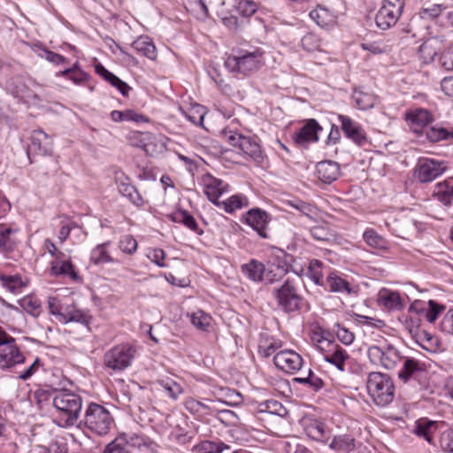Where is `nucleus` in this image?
Returning <instances> with one entry per match:
<instances>
[{"label":"nucleus","mask_w":453,"mask_h":453,"mask_svg":"<svg viewBox=\"0 0 453 453\" xmlns=\"http://www.w3.org/2000/svg\"><path fill=\"white\" fill-rule=\"evenodd\" d=\"M403 366L398 372V379L407 383L411 380L421 382L426 379L425 365L414 358L403 357Z\"/></svg>","instance_id":"nucleus-13"},{"label":"nucleus","mask_w":453,"mask_h":453,"mask_svg":"<svg viewBox=\"0 0 453 453\" xmlns=\"http://www.w3.org/2000/svg\"><path fill=\"white\" fill-rule=\"evenodd\" d=\"M119 192L124 196L127 197L128 200L136 207H142L144 204V200L141 194L138 192L136 188L133 186L127 178L123 180L117 181Z\"/></svg>","instance_id":"nucleus-23"},{"label":"nucleus","mask_w":453,"mask_h":453,"mask_svg":"<svg viewBox=\"0 0 453 453\" xmlns=\"http://www.w3.org/2000/svg\"><path fill=\"white\" fill-rule=\"evenodd\" d=\"M20 305L26 312L33 317H38L42 311L40 302L31 296L24 297L20 302Z\"/></svg>","instance_id":"nucleus-44"},{"label":"nucleus","mask_w":453,"mask_h":453,"mask_svg":"<svg viewBox=\"0 0 453 453\" xmlns=\"http://www.w3.org/2000/svg\"><path fill=\"white\" fill-rule=\"evenodd\" d=\"M268 218V214L265 211L255 208L247 212L245 220L261 237L266 238Z\"/></svg>","instance_id":"nucleus-18"},{"label":"nucleus","mask_w":453,"mask_h":453,"mask_svg":"<svg viewBox=\"0 0 453 453\" xmlns=\"http://www.w3.org/2000/svg\"><path fill=\"white\" fill-rule=\"evenodd\" d=\"M406 120L415 133H419L432 121V116L427 110L419 108L408 111Z\"/></svg>","instance_id":"nucleus-20"},{"label":"nucleus","mask_w":453,"mask_h":453,"mask_svg":"<svg viewBox=\"0 0 453 453\" xmlns=\"http://www.w3.org/2000/svg\"><path fill=\"white\" fill-rule=\"evenodd\" d=\"M171 219L176 223H181L193 232L202 234L203 232L199 228L196 219L188 211L179 210L170 215Z\"/></svg>","instance_id":"nucleus-32"},{"label":"nucleus","mask_w":453,"mask_h":453,"mask_svg":"<svg viewBox=\"0 0 453 453\" xmlns=\"http://www.w3.org/2000/svg\"><path fill=\"white\" fill-rule=\"evenodd\" d=\"M352 98L357 107L363 111L372 108L376 104V96L373 94L361 89H355Z\"/></svg>","instance_id":"nucleus-36"},{"label":"nucleus","mask_w":453,"mask_h":453,"mask_svg":"<svg viewBox=\"0 0 453 453\" xmlns=\"http://www.w3.org/2000/svg\"><path fill=\"white\" fill-rule=\"evenodd\" d=\"M367 355L372 364L386 370L394 369L403 358L398 349L392 344L370 346Z\"/></svg>","instance_id":"nucleus-7"},{"label":"nucleus","mask_w":453,"mask_h":453,"mask_svg":"<svg viewBox=\"0 0 453 453\" xmlns=\"http://www.w3.org/2000/svg\"><path fill=\"white\" fill-rule=\"evenodd\" d=\"M132 47L141 55L150 60L157 58V49L152 40L148 36H140L133 42Z\"/></svg>","instance_id":"nucleus-26"},{"label":"nucleus","mask_w":453,"mask_h":453,"mask_svg":"<svg viewBox=\"0 0 453 453\" xmlns=\"http://www.w3.org/2000/svg\"><path fill=\"white\" fill-rule=\"evenodd\" d=\"M428 310L426 312V319L429 323H434L438 315L444 310V306L438 304L434 300H429L428 302Z\"/></svg>","instance_id":"nucleus-56"},{"label":"nucleus","mask_w":453,"mask_h":453,"mask_svg":"<svg viewBox=\"0 0 453 453\" xmlns=\"http://www.w3.org/2000/svg\"><path fill=\"white\" fill-rule=\"evenodd\" d=\"M103 453H130L129 449L125 445L124 439L120 436L108 443Z\"/></svg>","instance_id":"nucleus-50"},{"label":"nucleus","mask_w":453,"mask_h":453,"mask_svg":"<svg viewBox=\"0 0 453 453\" xmlns=\"http://www.w3.org/2000/svg\"><path fill=\"white\" fill-rule=\"evenodd\" d=\"M204 192L210 201L217 203L219 197L223 193L222 180L212 176H207L204 179Z\"/></svg>","instance_id":"nucleus-30"},{"label":"nucleus","mask_w":453,"mask_h":453,"mask_svg":"<svg viewBox=\"0 0 453 453\" xmlns=\"http://www.w3.org/2000/svg\"><path fill=\"white\" fill-rule=\"evenodd\" d=\"M293 257L282 250H276L273 252L266 268L265 282L272 283L286 275L291 267Z\"/></svg>","instance_id":"nucleus-8"},{"label":"nucleus","mask_w":453,"mask_h":453,"mask_svg":"<svg viewBox=\"0 0 453 453\" xmlns=\"http://www.w3.org/2000/svg\"><path fill=\"white\" fill-rule=\"evenodd\" d=\"M302 46L303 50L312 52L319 50L321 46V40L313 33H309L302 38Z\"/></svg>","instance_id":"nucleus-48"},{"label":"nucleus","mask_w":453,"mask_h":453,"mask_svg":"<svg viewBox=\"0 0 453 453\" xmlns=\"http://www.w3.org/2000/svg\"><path fill=\"white\" fill-rule=\"evenodd\" d=\"M322 130L316 119H311L296 134L295 142L302 147H305L309 142L319 141L318 132Z\"/></svg>","instance_id":"nucleus-17"},{"label":"nucleus","mask_w":453,"mask_h":453,"mask_svg":"<svg viewBox=\"0 0 453 453\" xmlns=\"http://www.w3.org/2000/svg\"><path fill=\"white\" fill-rule=\"evenodd\" d=\"M365 242L372 248L383 250L387 247L386 240L379 235L374 230L368 229L363 234Z\"/></svg>","instance_id":"nucleus-42"},{"label":"nucleus","mask_w":453,"mask_h":453,"mask_svg":"<svg viewBox=\"0 0 453 453\" xmlns=\"http://www.w3.org/2000/svg\"><path fill=\"white\" fill-rule=\"evenodd\" d=\"M52 403L63 416L60 426H73L77 423L82 408V398L80 395L66 388L57 389Z\"/></svg>","instance_id":"nucleus-1"},{"label":"nucleus","mask_w":453,"mask_h":453,"mask_svg":"<svg viewBox=\"0 0 453 453\" xmlns=\"http://www.w3.org/2000/svg\"><path fill=\"white\" fill-rule=\"evenodd\" d=\"M335 326L336 329L334 331L337 338L345 345L351 344L355 339L354 334L338 323Z\"/></svg>","instance_id":"nucleus-54"},{"label":"nucleus","mask_w":453,"mask_h":453,"mask_svg":"<svg viewBox=\"0 0 453 453\" xmlns=\"http://www.w3.org/2000/svg\"><path fill=\"white\" fill-rule=\"evenodd\" d=\"M61 74L63 76H67L74 83H81L86 79V74L82 71L77 69L75 66L62 71Z\"/></svg>","instance_id":"nucleus-59"},{"label":"nucleus","mask_w":453,"mask_h":453,"mask_svg":"<svg viewBox=\"0 0 453 453\" xmlns=\"http://www.w3.org/2000/svg\"><path fill=\"white\" fill-rule=\"evenodd\" d=\"M223 136L232 146L239 148L244 154L250 157L256 163L261 164L265 156L260 145L255 138L245 136L233 130L224 129Z\"/></svg>","instance_id":"nucleus-6"},{"label":"nucleus","mask_w":453,"mask_h":453,"mask_svg":"<svg viewBox=\"0 0 453 453\" xmlns=\"http://www.w3.org/2000/svg\"><path fill=\"white\" fill-rule=\"evenodd\" d=\"M18 230L5 225H0V251L12 252L17 243L16 234Z\"/></svg>","instance_id":"nucleus-25"},{"label":"nucleus","mask_w":453,"mask_h":453,"mask_svg":"<svg viewBox=\"0 0 453 453\" xmlns=\"http://www.w3.org/2000/svg\"><path fill=\"white\" fill-rule=\"evenodd\" d=\"M274 365L287 373H295L303 366L302 357L293 350H281L273 357Z\"/></svg>","instance_id":"nucleus-14"},{"label":"nucleus","mask_w":453,"mask_h":453,"mask_svg":"<svg viewBox=\"0 0 453 453\" xmlns=\"http://www.w3.org/2000/svg\"><path fill=\"white\" fill-rule=\"evenodd\" d=\"M381 8L401 16L404 8V0H383Z\"/></svg>","instance_id":"nucleus-55"},{"label":"nucleus","mask_w":453,"mask_h":453,"mask_svg":"<svg viewBox=\"0 0 453 453\" xmlns=\"http://www.w3.org/2000/svg\"><path fill=\"white\" fill-rule=\"evenodd\" d=\"M319 348L323 352L324 359L327 363L335 365L340 371L345 370V362L349 359V355L340 345L326 339L319 341Z\"/></svg>","instance_id":"nucleus-12"},{"label":"nucleus","mask_w":453,"mask_h":453,"mask_svg":"<svg viewBox=\"0 0 453 453\" xmlns=\"http://www.w3.org/2000/svg\"><path fill=\"white\" fill-rule=\"evenodd\" d=\"M0 347H4L0 351V366L2 368H9L24 362L25 357L19 352L15 339L9 335L2 326H0Z\"/></svg>","instance_id":"nucleus-9"},{"label":"nucleus","mask_w":453,"mask_h":453,"mask_svg":"<svg viewBox=\"0 0 453 453\" xmlns=\"http://www.w3.org/2000/svg\"><path fill=\"white\" fill-rule=\"evenodd\" d=\"M338 119L345 135L359 146L367 142V136L362 127L349 117L339 115Z\"/></svg>","instance_id":"nucleus-16"},{"label":"nucleus","mask_w":453,"mask_h":453,"mask_svg":"<svg viewBox=\"0 0 453 453\" xmlns=\"http://www.w3.org/2000/svg\"><path fill=\"white\" fill-rule=\"evenodd\" d=\"M311 236L321 242H330L334 240V234L333 232L325 226H315L311 228Z\"/></svg>","instance_id":"nucleus-46"},{"label":"nucleus","mask_w":453,"mask_h":453,"mask_svg":"<svg viewBox=\"0 0 453 453\" xmlns=\"http://www.w3.org/2000/svg\"><path fill=\"white\" fill-rule=\"evenodd\" d=\"M273 294L278 306L284 311L292 312L300 309L303 297L296 280L288 279L280 288H274Z\"/></svg>","instance_id":"nucleus-5"},{"label":"nucleus","mask_w":453,"mask_h":453,"mask_svg":"<svg viewBox=\"0 0 453 453\" xmlns=\"http://www.w3.org/2000/svg\"><path fill=\"white\" fill-rule=\"evenodd\" d=\"M147 257L159 267H165L166 264L164 262L165 258V253L161 249H153L149 250Z\"/></svg>","instance_id":"nucleus-61"},{"label":"nucleus","mask_w":453,"mask_h":453,"mask_svg":"<svg viewBox=\"0 0 453 453\" xmlns=\"http://www.w3.org/2000/svg\"><path fill=\"white\" fill-rule=\"evenodd\" d=\"M426 138L432 142L453 138V130L448 131L441 127H432L426 131Z\"/></svg>","instance_id":"nucleus-41"},{"label":"nucleus","mask_w":453,"mask_h":453,"mask_svg":"<svg viewBox=\"0 0 453 453\" xmlns=\"http://www.w3.org/2000/svg\"><path fill=\"white\" fill-rule=\"evenodd\" d=\"M51 273L54 275L67 276L73 280L78 279V273L74 270L70 259L63 262L52 261L51 262Z\"/></svg>","instance_id":"nucleus-34"},{"label":"nucleus","mask_w":453,"mask_h":453,"mask_svg":"<svg viewBox=\"0 0 453 453\" xmlns=\"http://www.w3.org/2000/svg\"><path fill=\"white\" fill-rule=\"evenodd\" d=\"M440 445L444 451L453 453V430H447L441 434Z\"/></svg>","instance_id":"nucleus-60"},{"label":"nucleus","mask_w":453,"mask_h":453,"mask_svg":"<svg viewBox=\"0 0 453 453\" xmlns=\"http://www.w3.org/2000/svg\"><path fill=\"white\" fill-rule=\"evenodd\" d=\"M211 317L201 310L190 315L191 324L202 331H209L211 326Z\"/></svg>","instance_id":"nucleus-38"},{"label":"nucleus","mask_w":453,"mask_h":453,"mask_svg":"<svg viewBox=\"0 0 453 453\" xmlns=\"http://www.w3.org/2000/svg\"><path fill=\"white\" fill-rule=\"evenodd\" d=\"M73 321L85 324L88 321L87 315L80 310H73L66 312L65 311V314L62 316L61 322L66 324Z\"/></svg>","instance_id":"nucleus-51"},{"label":"nucleus","mask_w":453,"mask_h":453,"mask_svg":"<svg viewBox=\"0 0 453 453\" xmlns=\"http://www.w3.org/2000/svg\"><path fill=\"white\" fill-rule=\"evenodd\" d=\"M0 285L12 293H17L22 288L23 282L21 278L18 275H5L0 273Z\"/></svg>","instance_id":"nucleus-40"},{"label":"nucleus","mask_w":453,"mask_h":453,"mask_svg":"<svg viewBox=\"0 0 453 453\" xmlns=\"http://www.w3.org/2000/svg\"><path fill=\"white\" fill-rule=\"evenodd\" d=\"M400 17V15L393 13V12H389L380 7L376 14L375 22L380 29L388 30L396 24Z\"/></svg>","instance_id":"nucleus-33"},{"label":"nucleus","mask_w":453,"mask_h":453,"mask_svg":"<svg viewBox=\"0 0 453 453\" xmlns=\"http://www.w3.org/2000/svg\"><path fill=\"white\" fill-rule=\"evenodd\" d=\"M443 40L440 37L431 38L419 46V54L424 63L428 64L434 61L441 50Z\"/></svg>","instance_id":"nucleus-24"},{"label":"nucleus","mask_w":453,"mask_h":453,"mask_svg":"<svg viewBox=\"0 0 453 453\" xmlns=\"http://www.w3.org/2000/svg\"><path fill=\"white\" fill-rule=\"evenodd\" d=\"M310 17L321 27H330L336 23V16L328 9L318 6L310 12Z\"/></svg>","instance_id":"nucleus-28"},{"label":"nucleus","mask_w":453,"mask_h":453,"mask_svg":"<svg viewBox=\"0 0 453 453\" xmlns=\"http://www.w3.org/2000/svg\"><path fill=\"white\" fill-rule=\"evenodd\" d=\"M433 196L444 205L451 204L453 201V180H444L434 186Z\"/></svg>","instance_id":"nucleus-27"},{"label":"nucleus","mask_w":453,"mask_h":453,"mask_svg":"<svg viewBox=\"0 0 453 453\" xmlns=\"http://www.w3.org/2000/svg\"><path fill=\"white\" fill-rule=\"evenodd\" d=\"M263 62V52L260 50L241 51L237 56H228L225 66L230 71L248 75L257 72Z\"/></svg>","instance_id":"nucleus-4"},{"label":"nucleus","mask_w":453,"mask_h":453,"mask_svg":"<svg viewBox=\"0 0 453 453\" xmlns=\"http://www.w3.org/2000/svg\"><path fill=\"white\" fill-rule=\"evenodd\" d=\"M160 385L173 400L178 399L179 395L183 393V388L173 380H162Z\"/></svg>","instance_id":"nucleus-49"},{"label":"nucleus","mask_w":453,"mask_h":453,"mask_svg":"<svg viewBox=\"0 0 453 453\" xmlns=\"http://www.w3.org/2000/svg\"><path fill=\"white\" fill-rule=\"evenodd\" d=\"M134 356V349L126 344L111 348L104 356L106 367L114 371H122L128 367Z\"/></svg>","instance_id":"nucleus-10"},{"label":"nucleus","mask_w":453,"mask_h":453,"mask_svg":"<svg viewBox=\"0 0 453 453\" xmlns=\"http://www.w3.org/2000/svg\"><path fill=\"white\" fill-rule=\"evenodd\" d=\"M180 110L191 123L197 126H201L203 124L206 112L204 107L201 104H194L187 111H183L182 109Z\"/></svg>","instance_id":"nucleus-39"},{"label":"nucleus","mask_w":453,"mask_h":453,"mask_svg":"<svg viewBox=\"0 0 453 453\" xmlns=\"http://www.w3.org/2000/svg\"><path fill=\"white\" fill-rule=\"evenodd\" d=\"M119 249L131 255L137 250V242L132 235H125L119 242Z\"/></svg>","instance_id":"nucleus-53"},{"label":"nucleus","mask_w":453,"mask_h":453,"mask_svg":"<svg viewBox=\"0 0 453 453\" xmlns=\"http://www.w3.org/2000/svg\"><path fill=\"white\" fill-rule=\"evenodd\" d=\"M121 437L125 441V445L129 450L134 448L141 449L142 447H147L145 439L138 434H133L130 435L123 434Z\"/></svg>","instance_id":"nucleus-52"},{"label":"nucleus","mask_w":453,"mask_h":453,"mask_svg":"<svg viewBox=\"0 0 453 453\" xmlns=\"http://www.w3.org/2000/svg\"><path fill=\"white\" fill-rule=\"evenodd\" d=\"M326 288L331 292L350 295L355 292L350 284L335 273H330L326 278Z\"/></svg>","instance_id":"nucleus-31"},{"label":"nucleus","mask_w":453,"mask_h":453,"mask_svg":"<svg viewBox=\"0 0 453 453\" xmlns=\"http://www.w3.org/2000/svg\"><path fill=\"white\" fill-rule=\"evenodd\" d=\"M436 428V422L421 418L416 422L413 433L418 437L424 438L427 442L432 443L433 434Z\"/></svg>","instance_id":"nucleus-29"},{"label":"nucleus","mask_w":453,"mask_h":453,"mask_svg":"<svg viewBox=\"0 0 453 453\" xmlns=\"http://www.w3.org/2000/svg\"><path fill=\"white\" fill-rule=\"evenodd\" d=\"M224 209L226 212L231 213L235 210L242 209L248 205V199L242 195H234L227 200L223 202Z\"/></svg>","instance_id":"nucleus-43"},{"label":"nucleus","mask_w":453,"mask_h":453,"mask_svg":"<svg viewBox=\"0 0 453 453\" xmlns=\"http://www.w3.org/2000/svg\"><path fill=\"white\" fill-rule=\"evenodd\" d=\"M355 440L350 435L343 434L335 436L330 443V448L342 452H349L354 449Z\"/></svg>","instance_id":"nucleus-37"},{"label":"nucleus","mask_w":453,"mask_h":453,"mask_svg":"<svg viewBox=\"0 0 453 453\" xmlns=\"http://www.w3.org/2000/svg\"><path fill=\"white\" fill-rule=\"evenodd\" d=\"M238 12L244 17H250L257 11V4L253 1L242 0L237 5Z\"/></svg>","instance_id":"nucleus-57"},{"label":"nucleus","mask_w":453,"mask_h":453,"mask_svg":"<svg viewBox=\"0 0 453 453\" xmlns=\"http://www.w3.org/2000/svg\"><path fill=\"white\" fill-rule=\"evenodd\" d=\"M307 433L314 440L321 441L325 437V434H326L325 426H324V425L322 423L311 424L307 428Z\"/></svg>","instance_id":"nucleus-62"},{"label":"nucleus","mask_w":453,"mask_h":453,"mask_svg":"<svg viewBox=\"0 0 453 453\" xmlns=\"http://www.w3.org/2000/svg\"><path fill=\"white\" fill-rule=\"evenodd\" d=\"M446 168L444 161L419 158L415 166L414 176L419 182L427 183L441 176Z\"/></svg>","instance_id":"nucleus-11"},{"label":"nucleus","mask_w":453,"mask_h":453,"mask_svg":"<svg viewBox=\"0 0 453 453\" xmlns=\"http://www.w3.org/2000/svg\"><path fill=\"white\" fill-rule=\"evenodd\" d=\"M378 303L388 310L400 311L404 307L403 299L397 291L382 288L378 294Z\"/></svg>","instance_id":"nucleus-19"},{"label":"nucleus","mask_w":453,"mask_h":453,"mask_svg":"<svg viewBox=\"0 0 453 453\" xmlns=\"http://www.w3.org/2000/svg\"><path fill=\"white\" fill-rule=\"evenodd\" d=\"M308 275L315 284L322 285V263L317 259L311 260L308 267Z\"/></svg>","instance_id":"nucleus-45"},{"label":"nucleus","mask_w":453,"mask_h":453,"mask_svg":"<svg viewBox=\"0 0 453 453\" xmlns=\"http://www.w3.org/2000/svg\"><path fill=\"white\" fill-rule=\"evenodd\" d=\"M441 64L447 71L453 70V44L449 47L441 56Z\"/></svg>","instance_id":"nucleus-63"},{"label":"nucleus","mask_w":453,"mask_h":453,"mask_svg":"<svg viewBox=\"0 0 453 453\" xmlns=\"http://www.w3.org/2000/svg\"><path fill=\"white\" fill-rule=\"evenodd\" d=\"M187 411L198 417L211 415L215 411L213 407L194 398H188L184 403Z\"/></svg>","instance_id":"nucleus-35"},{"label":"nucleus","mask_w":453,"mask_h":453,"mask_svg":"<svg viewBox=\"0 0 453 453\" xmlns=\"http://www.w3.org/2000/svg\"><path fill=\"white\" fill-rule=\"evenodd\" d=\"M440 330L447 334H453V310H449L440 322Z\"/></svg>","instance_id":"nucleus-58"},{"label":"nucleus","mask_w":453,"mask_h":453,"mask_svg":"<svg viewBox=\"0 0 453 453\" xmlns=\"http://www.w3.org/2000/svg\"><path fill=\"white\" fill-rule=\"evenodd\" d=\"M318 178L325 183H332L340 175V165L332 160L321 161L317 165Z\"/></svg>","instance_id":"nucleus-21"},{"label":"nucleus","mask_w":453,"mask_h":453,"mask_svg":"<svg viewBox=\"0 0 453 453\" xmlns=\"http://www.w3.org/2000/svg\"><path fill=\"white\" fill-rule=\"evenodd\" d=\"M106 243L97 245L91 252L90 260L97 265L100 263L111 262L112 258L106 252L104 247Z\"/></svg>","instance_id":"nucleus-47"},{"label":"nucleus","mask_w":453,"mask_h":453,"mask_svg":"<svg viewBox=\"0 0 453 453\" xmlns=\"http://www.w3.org/2000/svg\"><path fill=\"white\" fill-rule=\"evenodd\" d=\"M31 143L28 146V155L30 153L46 156L53 151V142L43 130H34L31 134Z\"/></svg>","instance_id":"nucleus-15"},{"label":"nucleus","mask_w":453,"mask_h":453,"mask_svg":"<svg viewBox=\"0 0 453 453\" xmlns=\"http://www.w3.org/2000/svg\"><path fill=\"white\" fill-rule=\"evenodd\" d=\"M357 318V321L363 325L371 326L372 327L380 328L384 326L385 323L381 319H374L372 317L365 316V315H355Z\"/></svg>","instance_id":"nucleus-64"},{"label":"nucleus","mask_w":453,"mask_h":453,"mask_svg":"<svg viewBox=\"0 0 453 453\" xmlns=\"http://www.w3.org/2000/svg\"><path fill=\"white\" fill-rule=\"evenodd\" d=\"M366 391L377 406H387L395 398V385L392 378L380 372H371L365 380Z\"/></svg>","instance_id":"nucleus-2"},{"label":"nucleus","mask_w":453,"mask_h":453,"mask_svg":"<svg viewBox=\"0 0 453 453\" xmlns=\"http://www.w3.org/2000/svg\"><path fill=\"white\" fill-rule=\"evenodd\" d=\"M83 422L91 432L98 435H105L111 427L113 418L106 408L91 403L85 411Z\"/></svg>","instance_id":"nucleus-3"},{"label":"nucleus","mask_w":453,"mask_h":453,"mask_svg":"<svg viewBox=\"0 0 453 453\" xmlns=\"http://www.w3.org/2000/svg\"><path fill=\"white\" fill-rule=\"evenodd\" d=\"M243 274L253 281H265L266 268L265 265L255 259L242 265Z\"/></svg>","instance_id":"nucleus-22"}]
</instances>
